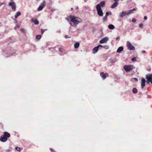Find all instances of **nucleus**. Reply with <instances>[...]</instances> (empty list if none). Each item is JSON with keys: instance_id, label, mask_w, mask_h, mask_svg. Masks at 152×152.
I'll return each instance as SVG.
<instances>
[{"instance_id": "obj_14", "label": "nucleus", "mask_w": 152, "mask_h": 152, "mask_svg": "<svg viewBox=\"0 0 152 152\" xmlns=\"http://www.w3.org/2000/svg\"><path fill=\"white\" fill-rule=\"evenodd\" d=\"M124 48L123 47L121 46L118 48L117 50V53H120L123 50Z\"/></svg>"}, {"instance_id": "obj_17", "label": "nucleus", "mask_w": 152, "mask_h": 152, "mask_svg": "<svg viewBox=\"0 0 152 152\" xmlns=\"http://www.w3.org/2000/svg\"><path fill=\"white\" fill-rule=\"evenodd\" d=\"M136 10V9L135 8H133V9L130 10L129 12H127V14L129 15V14L132 13H133V11H135Z\"/></svg>"}, {"instance_id": "obj_28", "label": "nucleus", "mask_w": 152, "mask_h": 152, "mask_svg": "<svg viewBox=\"0 0 152 152\" xmlns=\"http://www.w3.org/2000/svg\"><path fill=\"white\" fill-rule=\"evenodd\" d=\"M136 60V57H133L132 59V61H135Z\"/></svg>"}, {"instance_id": "obj_8", "label": "nucleus", "mask_w": 152, "mask_h": 152, "mask_svg": "<svg viewBox=\"0 0 152 152\" xmlns=\"http://www.w3.org/2000/svg\"><path fill=\"white\" fill-rule=\"evenodd\" d=\"M100 75L103 79H105L106 77L109 76V75L107 73H104L103 72H101Z\"/></svg>"}, {"instance_id": "obj_42", "label": "nucleus", "mask_w": 152, "mask_h": 152, "mask_svg": "<svg viewBox=\"0 0 152 152\" xmlns=\"http://www.w3.org/2000/svg\"><path fill=\"white\" fill-rule=\"evenodd\" d=\"M85 2H86L88 0H84Z\"/></svg>"}, {"instance_id": "obj_6", "label": "nucleus", "mask_w": 152, "mask_h": 152, "mask_svg": "<svg viewBox=\"0 0 152 152\" xmlns=\"http://www.w3.org/2000/svg\"><path fill=\"white\" fill-rule=\"evenodd\" d=\"M10 6L12 7V10L13 11H15L16 10V6L15 3L12 1V0H11V2H10L8 4Z\"/></svg>"}, {"instance_id": "obj_25", "label": "nucleus", "mask_w": 152, "mask_h": 152, "mask_svg": "<svg viewBox=\"0 0 152 152\" xmlns=\"http://www.w3.org/2000/svg\"><path fill=\"white\" fill-rule=\"evenodd\" d=\"M112 14V13L111 12H107L106 13V15L107 16L109 15H111Z\"/></svg>"}, {"instance_id": "obj_27", "label": "nucleus", "mask_w": 152, "mask_h": 152, "mask_svg": "<svg viewBox=\"0 0 152 152\" xmlns=\"http://www.w3.org/2000/svg\"><path fill=\"white\" fill-rule=\"evenodd\" d=\"M15 149L17 150V151H20V150H21V149H20V148H19L18 147H16V148H15Z\"/></svg>"}, {"instance_id": "obj_38", "label": "nucleus", "mask_w": 152, "mask_h": 152, "mask_svg": "<svg viewBox=\"0 0 152 152\" xmlns=\"http://www.w3.org/2000/svg\"><path fill=\"white\" fill-rule=\"evenodd\" d=\"M116 40H119V39H120L119 37H116Z\"/></svg>"}, {"instance_id": "obj_20", "label": "nucleus", "mask_w": 152, "mask_h": 152, "mask_svg": "<svg viewBox=\"0 0 152 152\" xmlns=\"http://www.w3.org/2000/svg\"><path fill=\"white\" fill-rule=\"evenodd\" d=\"M32 21L34 22L35 25H38L39 23V22L37 20H34L33 19H32Z\"/></svg>"}, {"instance_id": "obj_39", "label": "nucleus", "mask_w": 152, "mask_h": 152, "mask_svg": "<svg viewBox=\"0 0 152 152\" xmlns=\"http://www.w3.org/2000/svg\"><path fill=\"white\" fill-rule=\"evenodd\" d=\"M134 79L136 81H138V79L136 78H134Z\"/></svg>"}, {"instance_id": "obj_2", "label": "nucleus", "mask_w": 152, "mask_h": 152, "mask_svg": "<svg viewBox=\"0 0 152 152\" xmlns=\"http://www.w3.org/2000/svg\"><path fill=\"white\" fill-rule=\"evenodd\" d=\"M123 68L126 72H129L134 69L133 65H125L124 66Z\"/></svg>"}, {"instance_id": "obj_36", "label": "nucleus", "mask_w": 152, "mask_h": 152, "mask_svg": "<svg viewBox=\"0 0 152 152\" xmlns=\"http://www.w3.org/2000/svg\"><path fill=\"white\" fill-rule=\"evenodd\" d=\"M6 151L7 152H10V149H8L6 150Z\"/></svg>"}, {"instance_id": "obj_5", "label": "nucleus", "mask_w": 152, "mask_h": 152, "mask_svg": "<svg viewBox=\"0 0 152 152\" xmlns=\"http://www.w3.org/2000/svg\"><path fill=\"white\" fill-rule=\"evenodd\" d=\"M127 46L128 49L130 50H134L135 49L134 47L132 45L130 42L129 41L127 42Z\"/></svg>"}, {"instance_id": "obj_37", "label": "nucleus", "mask_w": 152, "mask_h": 152, "mask_svg": "<svg viewBox=\"0 0 152 152\" xmlns=\"http://www.w3.org/2000/svg\"><path fill=\"white\" fill-rule=\"evenodd\" d=\"M144 19L145 20H146L147 19V17L146 16H145L144 17Z\"/></svg>"}, {"instance_id": "obj_23", "label": "nucleus", "mask_w": 152, "mask_h": 152, "mask_svg": "<svg viewBox=\"0 0 152 152\" xmlns=\"http://www.w3.org/2000/svg\"><path fill=\"white\" fill-rule=\"evenodd\" d=\"M99 4L100 5V7H103L105 5V2L104 1H102L100 3V4Z\"/></svg>"}, {"instance_id": "obj_7", "label": "nucleus", "mask_w": 152, "mask_h": 152, "mask_svg": "<svg viewBox=\"0 0 152 152\" xmlns=\"http://www.w3.org/2000/svg\"><path fill=\"white\" fill-rule=\"evenodd\" d=\"M45 6V2L44 1L42 3V4L40 5L38 8L37 10L38 11H40L42 10L43 8Z\"/></svg>"}, {"instance_id": "obj_43", "label": "nucleus", "mask_w": 152, "mask_h": 152, "mask_svg": "<svg viewBox=\"0 0 152 152\" xmlns=\"http://www.w3.org/2000/svg\"><path fill=\"white\" fill-rule=\"evenodd\" d=\"M71 10H73V8H71Z\"/></svg>"}, {"instance_id": "obj_26", "label": "nucleus", "mask_w": 152, "mask_h": 152, "mask_svg": "<svg viewBox=\"0 0 152 152\" xmlns=\"http://www.w3.org/2000/svg\"><path fill=\"white\" fill-rule=\"evenodd\" d=\"M107 20V16L105 15L103 19V20L104 21H106Z\"/></svg>"}, {"instance_id": "obj_24", "label": "nucleus", "mask_w": 152, "mask_h": 152, "mask_svg": "<svg viewBox=\"0 0 152 152\" xmlns=\"http://www.w3.org/2000/svg\"><path fill=\"white\" fill-rule=\"evenodd\" d=\"M41 35H37L36 38L37 39H40L41 38Z\"/></svg>"}, {"instance_id": "obj_22", "label": "nucleus", "mask_w": 152, "mask_h": 152, "mask_svg": "<svg viewBox=\"0 0 152 152\" xmlns=\"http://www.w3.org/2000/svg\"><path fill=\"white\" fill-rule=\"evenodd\" d=\"M132 92L134 94H136L137 92V90L136 88H134L132 89Z\"/></svg>"}, {"instance_id": "obj_31", "label": "nucleus", "mask_w": 152, "mask_h": 152, "mask_svg": "<svg viewBox=\"0 0 152 152\" xmlns=\"http://www.w3.org/2000/svg\"><path fill=\"white\" fill-rule=\"evenodd\" d=\"M59 51L60 52H62L63 51V48H59Z\"/></svg>"}, {"instance_id": "obj_4", "label": "nucleus", "mask_w": 152, "mask_h": 152, "mask_svg": "<svg viewBox=\"0 0 152 152\" xmlns=\"http://www.w3.org/2000/svg\"><path fill=\"white\" fill-rule=\"evenodd\" d=\"M146 78L147 80V82L149 83L151 82L152 84V74H148L146 75Z\"/></svg>"}, {"instance_id": "obj_44", "label": "nucleus", "mask_w": 152, "mask_h": 152, "mask_svg": "<svg viewBox=\"0 0 152 152\" xmlns=\"http://www.w3.org/2000/svg\"><path fill=\"white\" fill-rule=\"evenodd\" d=\"M114 62V61H112V62Z\"/></svg>"}, {"instance_id": "obj_9", "label": "nucleus", "mask_w": 152, "mask_h": 152, "mask_svg": "<svg viewBox=\"0 0 152 152\" xmlns=\"http://www.w3.org/2000/svg\"><path fill=\"white\" fill-rule=\"evenodd\" d=\"M108 40V38L107 37H105L103 38L102 39L100 40L99 43L101 44L106 43Z\"/></svg>"}, {"instance_id": "obj_16", "label": "nucleus", "mask_w": 152, "mask_h": 152, "mask_svg": "<svg viewBox=\"0 0 152 152\" xmlns=\"http://www.w3.org/2000/svg\"><path fill=\"white\" fill-rule=\"evenodd\" d=\"M118 3L117 2V1H116V2H115V3H114L111 6V8H115V7H116L117 5H118Z\"/></svg>"}, {"instance_id": "obj_19", "label": "nucleus", "mask_w": 152, "mask_h": 152, "mask_svg": "<svg viewBox=\"0 0 152 152\" xmlns=\"http://www.w3.org/2000/svg\"><path fill=\"white\" fill-rule=\"evenodd\" d=\"M21 15V12H17L16 14L15 15V19L17 18V17L20 15Z\"/></svg>"}, {"instance_id": "obj_3", "label": "nucleus", "mask_w": 152, "mask_h": 152, "mask_svg": "<svg viewBox=\"0 0 152 152\" xmlns=\"http://www.w3.org/2000/svg\"><path fill=\"white\" fill-rule=\"evenodd\" d=\"M96 8L98 15L100 16H102L103 15V12L100 7V5L98 4L96 5Z\"/></svg>"}, {"instance_id": "obj_11", "label": "nucleus", "mask_w": 152, "mask_h": 152, "mask_svg": "<svg viewBox=\"0 0 152 152\" xmlns=\"http://www.w3.org/2000/svg\"><path fill=\"white\" fill-rule=\"evenodd\" d=\"M7 138L4 136L3 135V136H1L0 138V141L1 142H4L7 141Z\"/></svg>"}, {"instance_id": "obj_10", "label": "nucleus", "mask_w": 152, "mask_h": 152, "mask_svg": "<svg viewBox=\"0 0 152 152\" xmlns=\"http://www.w3.org/2000/svg\"><path fill=\"white\" fill-rule=\"evenodd\" d=\"M145 80L144 78H142L141 79V86L142 88H143L145 85Z\"/></svg>"}, {"instance_id": "obj_1", "label": "nucleus", "mask_w": 152, "mask_h": 152, "mask_svg": "<svg viewBox=\"0 0 152 152\" xmlns=\"http://www.w3.org/2000/svg\"><path fill=\"white\" fill-rule=\"evenodd\" d=\"M78 18L74 16L70 15L68 17L67 19L69 22L70 25L72 26H76L79 23Z\"/></svg>"}, {"instance_id": "obj_35", "label": "nucleus", "mask_w": 152, "mask_h": 152, "mask_svg": "<svg viewBox=\"0 0 152 152\" xmlns=\"http://www.w3.org/2000/svg\"><path fill=\"white\" fill-rule=\"evenodd\" d=\"M97 47H98V48H99V47H103V46L101 45H98Z\"/></svg>"}, {"instance_id": "obj_40", "label": "nucleus", "mask_w": 152, "mask_h": 152, "mask_svg": "<svg viewBox=\"0 0 152 152\" xmlns=\"http://www.w3.org/2000/svg\"><path fill=\"white\" fill-rule=\"evenodd\" d=\"M20 30L21 31L23 32L24 31V30L23 29H21Z\"/></svg>"}, {"instance_id": "obj_41", "label": "nucleus", "mask_w": 152, "mask_h": 152, "mask_svg": "<svg viewBox=\"0 0 152 152\" xmlns=\"http://www.w3.org/2000/svg\"><path fill=\"white\" fill-rule=\"evenodd\" d=\"M142 52L143 53H145V51L144 50H143L142 51Z\"/></svg>"}, {"instance_id": "obj_18", "label": "nucleus", "mask_w": 152, "mask_h": 152, "mask_svg": "<svg viewBox=\"0 0 152 152\" xmlns=\"http://www.w3.org/2000/svg\"><path fill=\"white\" fill-rule=\"evenodd\" d=\"M79 45H80L79 43L76 42L75 44L74 45V47L75 48H77L79 47Z\"/></svg>"}, {"instance_id": "obj_12", "label": "nucleus", "mask_w": 152, "mask_h": 152, "mask_svg": "<svg viewBox=\"0 0 152 152\" xmlns=\"http://www.w3.org/2000/svg\"><path fill=\"white\" fill-rule=\"evenodd\" d=\"M127 12L126 11H124L121 13H120V17L121 18H123L124 16L125 15H128L127 14Z\"/></svg>"}, {"instance_id": "obj_15", "label": "nucleus", "mask_w": 152, "mask_h": 152, "mask_svg": "<svg viewBox=\"0 0 152 152\" xmlns=\"http://www.w3.org/2000/svg\"><path fill=\"white\" fill-rule=\"evenodd\" d=\"M99 50L98 47H95L93 49V53H96Z\"/></svg>"}, {"instance_id": "obj_29", "label": "nucleus", "mask_w": 152, "mask_h": 152, "mask_svg": "<svg viewBox=\"0 0 152 152\" xmlns=\"http://www.w3.org/2000/svg\"><path fill=\"white\" fill-rule=\"evenodd\" d=\"M136 20L134 18H133L132 20V21L133 23L135 22H136Z\"/></svg>"}, {"instance_id": "obj_13", "label": "nucleus", "mask_w": 152, "mask_h": 152, "mask_svg": "<svg viewBox=\"0 0 152 152\" xmlns=\"http://www.w3.org/2000/svg\"><path fill=\"white\" fill-rule=\"evenodd\" d=\"M3 135L7 138H9L10 136V134L7 132H4Z\"/></svg>"}, {"instance_id": "obj_34", "label": "nucleus", "mask_w": 152, "mask_h": 152, "mask_svg": "<svg viewBox=\"0 0 152 152\" xmlns=\"http://www.w3.org/2000/svg\"><path fill=\"white\" fill-rule=\"evenodd\" d=\"M70 37H69V36H68V35H65V38H70Z\"/></svg>"}, {"instance_id": "obj_30", "label": "nucleus", "mask_w": 152, "mask_h": 152, "mask_svg": "<svg viewBox=\"0 0 152 152\" xmlns=\"http://www.w3.org/2000/svg\"><path fill=\"white\" fill-rule=\"evenodd\" d=\"M140 28H142L143 26V24L142 23L140 24L139 25Z\"/></svg>"}, {"instance_id": "obj_21", "label": "nucleus", "mask_w": 152, "mask_h": 152, "mask_svg": "<svg viewBox=\"0 0 152 152\" xmlns=\"http://www.w3.org/2000/svg\"><path fill=\"white\" fill-rule=\"evenodd\" d=\"M108 27L109 28L111 29H113L115 28L114 26L112 24L109 25Z\"/></svg>"}, {"instance_id": "obj_33", "label": "nucleus", "mask_w": 152, "mask_h": 152, "mask_svg": "<svg viewBox=\"0 0 152 152\" xmlns=\"http://www.w3.org/2000/svg\"><path fill=\"white\" fill-rule=\"evenodd\" d=\"M46 30H44V29H42V30H41V32L42 33V34H43L44 32V31H46Z\"/></svg>"}, {"instance_id": "obj_32", "label": "nucleus", "mask_w": 152, "mask_h": 152, "mask_svg": "<svg viewBox=\"0 0 152 152\" xmlns=\"http://www.w3.org/2000/svg\"><path fill=\"white\" fill-rule=\"evenodd\" d=\"M50 150L52 152H56L55 151L51 148H50Z\"/></svg>"}]
</instances>
